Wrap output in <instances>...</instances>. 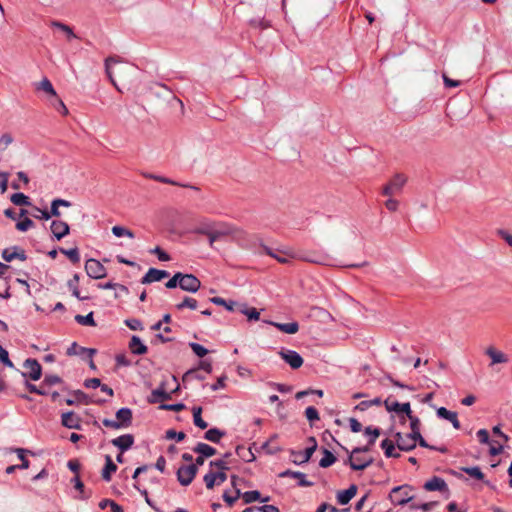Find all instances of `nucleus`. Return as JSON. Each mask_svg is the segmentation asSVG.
Wrapping results in <instances>:
<instances>
[{
  "instance_id": "obj_55",
  "label": "nucleus",
  "mask_w": 512,
  "mask_h": 512,
  "mask_svg": "<svg viewBox=\"0 0 512 512\" xmlns=\"http://www.w3.org/2000/svg\"><path fill=\"white\" fill-rule=\"evenodd\" d=\"M239 497H241V490L239 488H236L234 496L230 495L228 491H224L222 495L223 500L226 502L228 506H232L238 500Z\"/></svg>"
},
{
  "instance_id": "obj_5",
  "label": "nucleus",
  "mask_w": 512,
  "mask_h": 512,
  "mask_svg": "<svg viewBox=\"0 0 512 512\" xmlns=\"http://www.w3.org/2000/svg\"><path fill=\"white\" fill-rule=\"evenodd\" d=\"M24 367L30 369L29 372H21L24 378H29L32 381H37L42 376V367L40 363L34 358H28L24 362Z\"/></svg>"
},
{
  "instance_id": "obj_37",
  "label": "nucleus",
  "mask_w": 512,
  "mask_h": 512,
  "mask_svg": "<svg viewBox=\"0 0 512 512\" xmlns=\"http://www.w3.org/2000/svg\"><path fill=\"white\" fill-rule=\"evenodd\" d=\"M322 452L323 457L319 461V466L321 468H328L337 461V457L327 448H323Z\"/></svg>"
},
{
  "instance_id": "obj_30",
  "label": "nucleus",
  "mask_w": 512,
  "mask_h": 512,
  "mask_svg": "<svg viewBox=\"0 0 512 512\" xmlns=\"http://www.w3.org/2000/svg\"><path fill=\"white\" fill-rule=\"evenodd\" d=\"M237 312L245 315L249 321H257L260 318V312L255 307H250L247 303L240 302Z\"/></svg>"
},
{
  "instance_id": "obj_64",
  "label": "nucleus",
  "mask_w": 512,
  "mask_h": 512,
  "mask_svg": "<svg viewBox=\"0 0 512 512\" xmlns=\"http://www.w3.org/2000/svg\"><path fill=\"white\" fill-rule=\"evenodd\" d=\"M115 362L117 366L120 367H129L131 366V361L127 358L126 354L119 353L115 356Z\"/></svg>"
},
{
  "instance_id": "obj_25",
  "label": "nucleus",
  "mask_w": 512,
  "mask_h": 512,
  "mask_svg": "<svg viewBox=\"0 0 512 512\" xmlns=\"http://www.w3.org/2000/svg\"><path fill=\"white\" fill-rule=\"evenodd\" d=\"M241 497L245 504H250L255 501H260L262 503H267L270 501V496L262 497L260 491L258 490H250L244 493L241 492Z\"/></svg>"
},
{
  "instance_id": "obj_16",
  "label": "nucleus",
  "mask_w": 512,
  "mask_h": 512,
  "mask_svg": "<svg viewBox=\"0 0 512 512\" xmlns=\"http://www.w3.org/2000/svg\"><path fill=\"white\" fill-rule=\"evenodd\" d=\"M280 478L297 477L299 487H311L314 485L312 481L306 479V475L300 471H293L290 469L284 470L278 475Z\"/></svg>"
},
{
  "instance_id": "obj_4",
  "label": "nucleus",
  "mask_w": 512,
  "mask_h": 512,
  "mask_svg": "<svg viewBox=\"0 0 512 512\" xmlns=\"http://www.w3.org/2000/svg\"><path fill=\"white\" fill-rule=\"evenodd\" d=\"M279 355L292 369H298L303 365V357L295 350L282 349Z\"/></svg>"
},
{
  "instance_id": "obj_35",
  "label": "nucleus",
  "mask_w": 512,
  "mask_h": 512,
  "mask_svg": "<svg viewBox=\"0 0 512 512\" xmlns=\"http://www.w3.org/2000/svg\"><path fill=\"white\" fill-rule=\"evenodd\" d=\"M193 451L205 458L212 457L217 452L214 447L203 442L197 443L196 446L193 448Z\"/></svg>"
},
{
  "instance_id": "obj_33",
  "label": "nucleus",
  "mask_w": 512,
  "mask_h": 512,
  "mask_svg": "<svg viewBox=\"0 0 512 512\" xmlns=\"http://www.w3.org/2000/svg\"><path fill=\"white\" fill-rule=\"evenodd\" d=\"M61 212L59 210L58 205L55 203L54 200L51 201L50 209L47 210V212L42 213V215L32 214V217L35 219H41V220H49L52 217H60Z\"/></svg>"
},
{
  "instance_id": "obj_41",
  "label": "nucleus",
  "mask_w": 512,
  "mask_h": 512,
  "mask_svg": "<svg viewBox=\"0 0 512 512\" xmlns=\"http://www.w3.org/2000/svg\"><path fill=\"white\" fill-rule=\"evenodd\" d=\"M75 321L78 324L83 325V326H90V327L96 326V322L94 320V313L92 311L89 312L87 315H80V314L76 315Z\"/></svg>"
},
{
  "instance_id": "obj_6",
  "label": "nucleus",
  "mask_w": 512,
  "mask_h": 512,
  "mask_svg": "<svg viewBox=\"0 0 512 512\" xmlns=\"http://www.w3.org/2000/svg\"><path fill=\"white\" fill-rule=\"evenodd\" d=\"M201 288V281L193 274L183 273L181 290L196 293Z\"/></svg>"
},
{
  "instance_id": "obj_31",
  "label": "nucleus",
  "mask_w": 512,
  "mask_h": 512,
  "mask_svg": "<svg viewBox=\"0 0 512 512\" xmlns=\"http://www.w3.org/2000/svg\"><path fill=\"white\" fill-rule=\"evenodd\" d=\"M373 463V458H369L365 461H360L359 458H356L355 460L351 455H349L348 459L345 460L344 464L349 465L350 468L354 471H362L369 467Z\"/></svg>"
},
{
  "instance_id": "obj_1",
  "label": "nucleus",
  "mask_w": 512,
  "mask_h": 512,
  "mask_svg": "<svg viewBox=\"0 0 512 512\" xmlns=\"http://www.w3.org/2000/svg\"><path fill=\"white\" fill-rule=\"evenodd\" d=\"M412 491L413 487L409 484L399 485L391 489L388 499L393 505L404 506L414 499Z\"/></svg>"
},
{
  "instance_id": "obj_42",
  "label": "nucleus",
  "mask_w": 512,
  "mask_h": 512,
  "mask_svg": "<svg viewBox=\"0 0 512 512\" xmlns=\"http://www.w3.org/2000/svg\"><path fill=\"white\" fill-rule=\"evenodd\" d=\"M461 470L479 481H484L485 475L478 466L462 467Z\"/></svg>"
},
{
  "instance_id": "obj_38",
  "label": "nucleus",
  "mask_w": 512,
  "mask_h": 512,
  "mask_svg": "<svg viewBox=\"0 0 512 512\" xmlns=\"http://www.w3.org/2000/svg\"><path fill=\"white\" fill-rule=\"evenodd\" d=\"M408 418L410 420V428H411V432L408 433V437L412 438V440H414L417 443V437L421 435L420 429H419L420 419L418 417L414 416L413 414H411Z\"/></svg>"
},
{
  "instance_id": "obj_13",
  "label": "nucleus",
  "mask_w": 512,
  "mask_h": 512,
  "mask_svg": "<svg viewBox=\"0 0 512 512\" xmlns=\"http://www.w3.org/2000/svg\"><path fill=\"white\" fill-rule=\"evenodd\" d=\"M111 444L117 447L121 453L128 451L134 444V436L132 434H123L111 440Z\"/></svg>"
},
{
  "instance_id": "obj_40",
  "label": "nucleus",
  "mask_w": 512,
  "mask_h": 512,
  "mask_svg": "<svg viewBox=\"0 0 512 512\" xmlns=\"http://www.w3.org/2000/svg\"><path fill=\"white\" fill-rule=\"evenodd\" d=\"M381 434V429L379 427L375 426H367L364 429V435L368 437V443L369 445H374L377 438Z\"/></svg>"
},
{
  "instance_id": "obj_59",
  "label": "nucleus",
  "mask_w": 512,
  "mask_h": 512,
  "mask_svg": "<svg viewBox=\"0 0 512 512\" xmlns=\"http://www.w3.org/2000/svg\"><path fill=\"white\" fill-rule=\"evenodd\" d=\"M0 362L4 366H6L8 368H14L15 367L13 362L9 358L8 351L3 346H1V345H0Z\"/></svg>"
},
{
  "instance_id": "obj_32",
  "label": "nucleus",
  "mask_w": 512,
  "mask_h": 512,
  "mask_svg": "<svg viewBox=\"0 0 512 512\" xmlns=\"http://www.w3.org/2000/svg\"><path fill=\"white\" fill-rule=\"evenodd\" d=\"M117 471V465L113 462L109 455L105 456V465L102 469V478L104 481L109 482L111 480L112 473Z\"/></svg>"
},
{
  "instance_id": "obj_50",
  "label": "nucleus",
  "mask_w": 512,
  "mask_h": 512,
  "mask_svg": "<svg viewBox=\"0 0 512 512\" xmlns=\"http://www.w3.org/2000/svg\"><path fill=\"white\" fill-rule=\"evenodd\" d=\"M60 383H63V380L60 376L54 374H45L42 381V386L50 387Z\"/></svg>"
},
{
  "instance_id": "obj_62",
  "label": "nucleus",
  "mask_w": 512,
  "mask_h": 512,
  "mask_svg": "<svg viewBox=\"0 0 512 512\" xmlns=\"http://www.w3.org/2000/svg\"><path fill=\"white\" fill-rule=\"evenodd\" d=\"M437 504H438V502H436V501H434V502H426V503H422V504L413 503V504L410 505V509L411 510L421 509V510L427 512V511H430Z\"/></svg>"
},
{
  "instance_id": "obj_47",
  "label": "nucleus",
  "mask_w": 512,
  "mask_h": 512,
  "mask_svg": "<svg viewBox=\"0 0 512 512\" xmlns=\"http://www.w3.org/2000/svg\"><path fill=\"white\" fill-rule=\"evenodd\" d=\"M182 272H176L166 283L165 287L167 289H175L177 287L181 288L182 282Z\"/></svg>"
},
{
  "instance_id": "obj_17",
  "label": "nucleus",
  "mask_w": 512,
  "mask_h": 512,
  "mask_svg": "<svg viewBox=\"0 0 512 512\" xmlns=\"http://www.w3.org/2000/svg\"><path fill=\"white\" fill-rule=\"evenodd\" d=\"M116 420L120 423L122 429L128 428L132 424L133 412L128 407H122L115 413Z\"/></svg>"
},
{
  "instance_id": "obj_46",
  "label": "nucleus",
  "mask_w": 512,
  "mask_h": 512,
  "mask_svg": "<svg viewBox=\"0 0 512 512\" xmlns=\"http://www.w3.org/2000/svg\"><path fill=\"white\" fill-rule=\"evenodd\" d=\"M382 403V400L381 398L379 397H376L372 400H364V401H361L360 403H358L356 406H355V409L356 410H359V411H365L367 410L369 407L371 406H379L381 405Z\"/></svg>"
},
{
  "instance_id": "obj_27",
  "label": "nucleus",
  "mask_w": 512,
  "mask_h": 512,
  "mask_svg": "<svg viewBox=\"0 0 512 512\" xmlns=\"http://www.w3.org/2000/svg\"><path fill=\"white\" fill-rule=\"evenodd\" d=\"M209 301L215 305L223 306L229 312H237L240 305L238 301L226 300L218 296L210 298Z\"/></svg>"
},
{
  "instance_id": "obj_18",
  "label": "nucleus",
  "mask_w": 512,
  "mask_h": 512,
  "mask_svg": "<svg viewBox=\"0 0 512 512\" xmlns=\"http://www.w3.org/2000/svg\"><path fill=\"white\" fill-rule=\"evenodd\" d=\"M436 414L438 418L449 421L455 429L461 428L456 412L450 411L445 407H439L436 410Z\"/></svg>"
},
{
  "instance_id": "obj_26",
  "label": "nucleus",
  "mask_w": 512,
  "mask_h": 512,
  "mask_svg": "<svg viewBox=\"0 0 512 512\" xmlns=\"http://www.w3.org/2000/svg\"><path fill=\"white\" fill-rule=\"evenodd\" d=\"M144 176L146 178L153 179V180L161 182V183L175 185V186H181V187H184V188H190V189L195 190V191L199 190V188L197 186H194V185H191V184H182V183L176 182L173 179H170V178H167V177H164V176H160V175H156V174H151V173H146V174H144Z\"/></svg>"
},
{
  "instance_id": "obj_3",
  "label": "nucleus",
  "mask_w": 512,
  "mask_h": 512,
  "mask_svg": "<svg viewBox=\"0 0 512 512\" xmlns=\"http://www.w3.org/2000/svg\"><path fill=\"white\" fill-rule=\"evenodd\" d=\"M85 271L90 278L96 280L102 279L107 275V270L104 265L94 258H90L86 261Z\"/></svg>"
},
{
  "instance_id": "obj_19",
  "label": "nucleus",
  "mask_w": 512,
  "mask_h": 512,
  "mask_svg": "<svg viewBox=\"0 0 512 512\" xmlns=\"http://www.w3.org/2000/svg\"><path fill=\"white\" fill-rule=\"evenodd\" d=\"M169 399H171V394L165 390V382H162L158 388L152 390L148 397V402L155 404Z\"/></svg>"
},
{
  "instance_id": "obj_21",
  "label": "nucleus",
  "mask_w": 512,
  "mask_h": 512,
  "mask_svg": "<svg viewBox=\"0 0 512 512\" xmlns=\"http://www.w3.org/2000/svg\"><path fill=\"white\" fill-rule=\"evenodd\" d=\"M357 490V485L351 484L347 489L339 491L336 496L338 503L340 505H347L357 494Z\"/></svg>"
},
{
  "instance_id": "obj_36",
  "label": "nucleus",
  "mask_w": 512,
  "mask_h": 512,
  "mask_svg": "<svg viewBox=\"0 0 512 512\" xmlns=\"http://www.w3.org/2000/svg\"><path fill=\"white\" fill-rule=\"evenodd\" d=\"M380 447L384 451V455L386 458H399L400 454L395 452V444L393 441L388 438L384 439L380 443Z\"/></svg>"
},
{
  "instance_id": "obj_11",
  "label": "nucleus",
  "mask_w": 512,
  "mask_h": 512,
  "mask_svg": "<svg viewBox=\"0 0 512 512\" xmlns=\"http://www.w3.org/2000/svg\"><path fill=\"white\" fill-rule=\"evenodd\" d=\"M50 229L54 238L58 241L70 233V226L61 220H53Z\"/></svg>"
},
{
  "instance_id": "obj_23",
  "label": "nucleus",
  "mask_w": 512,
  "mask_h": 512,
  "mask_svg": "<svg viewBox=\"0 0 512 512\" xmlns=\"http://www.w3.org/2000/svg\"><path fill=\"white\" fill-rule=\"evenodd\" d=\"M129 349L131 350V353L134 355H144L148 351L147 345L137 335H133L131 337L129 342Z\"/></svg>"
},
{
  "instance_id": "obj_20",
  "label": "nucleus",
  "mask_w": 512,
  "mask_h": 512,
  "mask_svg": "<svg viewBox=\"0 0 512 512\" xmlns=\"http://www.w3.org/2000/svg\"><path fill=\"white\" fill-rule=\"evenodd\" d=\"M61 423L68 429H81L80 418L73 411H67L61 415Z\"/></svg>"
},
{
  "instance_id": "obj_8",
  "label": "nucleus",
  "mask_w": 512,
  "mask_h": 512,
  "mask_svg": "<svg viewBox=\"0 0 512 512\" xmlns=\"http://www.w3.org/2000/svg\"><path fill=\"white\" fill-rule=\"evenodd\" d=\"M385 408L388 412H395L397 414H404L409 417L412 414L411 405L409 402L399 403L398 401L390 402L389 399L384 401Z\"/></svg>"
},
{
  "instance_id": "obj_51",
  "label": "nucleus",
  "mask_w": 512,
  "mask_h": 512,
  "mask_svg": "<svg viewBox=\"0 0 512 512\" xmlns=\"http://www.w3.org/2000/svg\"><path fill=\"white\" fill-rule=\"evenodd\" d=\"M124 323L129 329L134 331H141L144 329L142 321L137 318H128Z\"/></svg>"
},
{
  "instance_id": "obj_60",
  "label": "nucleus",
  "mask_w": 512,
  "mask_h": 512,
  "mask_svg": "<svg viewBox=\"0 0 512 512\" xmlns=\"http://www.w3.org/2000/svg\"><path fill=\"white\" fill-rule=\"evenodd\" d=\"M406 182V178L402 174H396L394 178L389 182L395 191L400 190Z\"/></svg>"
},
{
  "instance_id": "obj_29",
  "label": "nucleus",
  "mask_w": 512,
  "mask_h": 512,
  "mask_svg": "<svg viewBox=\"0 0 512 512\" xmlns=\"http://www.w3.org/2000/svg\"><path fill=\"white\" fill-rule=\"evenodd\" d=\"M256 444L253 443L249 448L244 447L243 445H238L235 449L237 456L242 459L244 462L251 463L256 460V456L252 451V447Z\"/></svg>"
},
{
  "instance_id": "obj_48",
  "label": "nucleus",
  "mask_w": 512,
  "mask_h": 512,
  "mask_svg": "<svg viewBox=\"0 0 512 512\" xmlns=\"http://www.w3.org/2000/svg\"><path fill=\"white\" fill-rule=\"evenodd\" d=\"M37 89L45 91L47 94L51 95L52 98L57 95L52 83L47 78L39 82Z\"/></svg>"
},
{
  "instance_id": "obj_49",
  "label": "nucleus",
  "mask_w": 512,
  "mask_h": 512,
  "mask_svg": "<svg viewBox=\"0 0 512 512\" xmlns=\"http://www.w3.org/2000/svg\"><path fill=\"white\" fill-rule=\"evenodd\" d=\"M189 347L192 349L193 353L199 358H203L209 353V350L207 348H205L203 345L197 342H190Z\"/></svg>"
},
{
  "instance_id": "obj_24",
  "label": "nucleus",
  "mask_w": 512,
  "mask_h": 512,
  "mask_svg": "<svg viewBox=\"0 0 512 512\" xmlns=\"http://www.w3.org/2000/svg\"><path fill=\"white\" fill-rule=\"evenodd\" d=\"M71 394L73 397L65 399V403L69 406L75 405L77 403L84 405H89L92 403V400L82 390H74L71 392Z\"/></svg>"
},
{
  "instance_id": "obj_9",
  "label": "nucleus",
  "mask_w": 512,
  "mask_h": 512,
  "mask_svg": "<svg viewBox=\"0 0 512 512\" xmlns=\"http://www.w3.org/2000/svg\"><path fill=\"white\" fill-rule=\"evenodd\" d=\"M169 276V272L166 270H161L157 268H149L146 274L141 278L142 284H150L152 282H158L167 278Z\"/></svg>"
},
{
  "instance_id": "obj_44",
  "label": "nucleus",
  "mask_w": 512,
  "mask_h": 512,
  "mask_svg": "<svg viewBox=\"0 0 512 512\" xmlns=\"http://www.w3.org/2000/svg\"><path fill=\"white\" fill-rule=\"evenodd\" d=\"M50 104L51 106L57 111L59 112L60 114L62 115H67L68 114V109L66 107V105L64 104V102L58 97V95L54 96L51 100H50Z\"/></svg>"
},
{
  "instance_id": "obj_12",
  "label": "nucleus",
  "mask_w": 512,
  "mask_h": 512,
  "mask_svg": "<svg viewBox=\"0 0 512 512\" xmlns=\"http://www.w3.org/2000/svg\"><path fill=\"white\" fill-rule=\"evenodd\" d=\"M1 256L6 262H11L14 259H19L21 261H25L27 259L25 251L19 246L4 249Z\"/></svg>"
},
{
  "instance_id": "obj_61",
  "label": "nucleus",
  "mask_w": 512,
  "mask_h": 512,
  "mask_svg": "<svg viewBox=\"0 0 512 512\" xmlns=\"http://www.w3.org/2000/svg\"><path fill=\"white\" fill-rule=\"evenodd\" d=\"M151 254H155L157 255L158 259L160 261H169L171 258H170V255L165 252L162 248H160L159 246H156L155 248L151 249L149 251Z\"/></svg>"
},
{
  "instance_id": "obj_15",
  "label": "nucleus",
  "mask_w": 512,
  "mask_h": 512,
  "mask_svg": "<svg viewBox=\"0 0 512 512\" xmlns=\"http://www.w3.org/2000/svg\"><path fill=\"white\" fill-rule=\"evenodd\" d=\"M423 488L426 491H431V492L432 491L444 492V491L448 490V485L443 478L438 477V476H433L432 478H430L429 480H427L424 483Z\"/></svg>"
},
{
  "instance_id": "obj_10",
  "label": "nucleus",
  "mask_w": 512,
  "mask_h": 512,
  "mask_svg": "<svg viewBox=\"0 0 512 512\" xmlns=\"http://www.w3.org/2000/svg\"><path fill=\"white\" fill-rule=\"evenodd\" d=\"M394 438L396 446L401 451L409 452L416 448L417 443L412 438H409L408 434L404 436L401 432H396Z\"/></svg>"
},
{
  "instance_id": "obj_34",
  "label": "nucleus",
  "mask_w": 512,
  "mask_h": 512,
  "mask_svg": "<svg viewBox=\"0 0 512 512\" xmlns=\"http://www.w3.org/2000/svg\"><path fill=\"white\" fill-rule=\"evenodd\" d=\"M226 435V431L213 427L207 430L204 434V439L212 443H220L221 438Z\"/></svg>"
},
{
  "instance_id": "obj_58",
  "label": "nucleus",
  "mask_w": 512,
  "mask_h": 512,
  "mask_svg": "<svg viewBox=\"0 0 512 512\" xmlns=\"http://www.w3.org/2000/svg\"><path fill=\"white\" fill-rule=\"evenodd\" d=\"M185 437L186 434L183 431H176L174 429L167 430L165 434L166 439H175L177 442L183 441Z\"/></svg>"
},
{
  "instance_id": "obj_2",
  "label": "nucleus",
  "mask_w": 512,
  "mask_h": 512,
  "mask_svg": "<svg viewBox=\"0 0 512 512\" xmlns=\"http://www.w3.org/2000/svg\"><path fill=\"white\" fill-rule=\"evenodd\" d=\"M198 473L196 465H182L176 472L177 480L182 486H188L192 483Z\"/></svg>"
},
{
  "instance_id": "obj_53",
  "label": "nucleus",
  "mask_w": 512,
  "mask_h": 512,
  "mask_svg": "<svg viewBox=\"0 0 512 512\" xmlns=\"http://www.w3.org/2000/svg\"><path fill=\"white\" fill-rule=\"evenodd\" d=\"M211 468H217L218 471H228L230 469L229 462L225 459H216L209 462Z\"/></svg>"
},
{
  "instance_id": "obj_14",
  "label": "nucleus",
  "mask_w": 512,
  "mask_h": 512,
  "mask_svg": "<svg viewBox=\"0 0 512 512\" xmlns=\"http://www.w3.org/2000/svg\"><path fill=\"white\" fill-rule=\"evenodd\" d=\"M307 441L309 442V445L307 448H305L304 450V458L303 459H300V460H297V459H291V462L295 465H303L305 463H307L312 455L314 454V452L317 450V447H318V443H317V440L314 436H310L307 438Z\"/></svg>"
},
{
  "instance_id": "obj_45",
  "label": "nucleus",
  "mask_w": 512,
  "mask_h": 512,
  "mask_svg": "<svg viewBox=\"0 0 512 512\" xmlns=\"http://www.w3.org/2000/svg\"><path fill=\"white\" fill-rule=\"evenodd\" d=\"M59 252L66 255L72 263H78L80 261V253L77 247L70 249L59 248Z\"/></svg>"
},
{
  "instance_id": "obj_22",
  "label": "nucleus",
  "mask_w": 512,
  "mask_h": 512,
  "mask_svg": "<svg viewBox=\"0 0 512 512\" xmlns=\"http://www.w3.org/2000/svg\"><path fill=\"white\" fill-rule=\"evenodd\" d=\"M265 323L276 327L278 330L285 334L293 335L299 331V323L297 321H292L289 323H279L274 321H265Z\"/></svg>"
},
{
  "instance_id": "obj_56",
  "label": "nucleus",
  "mask_w": 512,
  "mask_h": 512,
  "mask_svg": "<svg viewBox=\"0 0 512 512\" xmlns=\"http://www.w3.org/2000/svg\"><path fill=\"white\" fill-rule=\"evenodd\" d=\"M185 408H186V405L182 402L174 403V404L161 403L159 405V409H161V410L175 411V412L182 411Z\"/></svg>"
},
{
  "instance_id": "obj_28",
  "label": "nucleus",
  "mask_w": 512,
  "mask_h": 512,
  "mask_svg": "<svg viewBox=\"0 0 512 512\" xmlns=\"http://www.w3.org/2000/svg\"><path fill=\"white\" fill-rule=\"evenodd\" d=\"M485 354L491 358V364H500V363H507L509 361L506 354L503 352L496 350L494 347L490 346L486 349Z\"/></svg>"
},
{
  "instance_id": "obj_39",
  "label": "nucleus",
  "mask_w": 512,
  "mask_h": 512,
  "mask_svg": "<svg viewBox=\"0 0 512 512\" xmlns=\"http://www.w3.org/2000/svg\"><path fill=\"white\" fill-rule=\"evenodd\" d=\"M10 201L16 206H30V198L22 192H16L11 195Z\"/></svg>"
},
{
  "instance_id": "obj_63",
  "label": "nucleus",
  "mask_w": 512,
  "mask_h": 512,
  "mask_svg": "<svg viewBox=\"0 0 512 512\" xmlns=\"http://www.w3.org/2000/svg\"><path fill=\"white\" fill-rule=\"evenodd\" d=\"M476 436L480 443L482 444H491L495 441H491L489 437V432L486 429H480L477 431Z\"/></svg>"
},
{
  "instance_id": "obj_7",
  "label": "nucleus",
  "mask_w": 512,
  "mask_h": 512,
  "mask_svg": "<svg viewBox=\"0 0 512 512\" xmlns=\"http://www.w3.org/2000/svg\"><path fill=\"white\" fill-rule=\"evenodd\" d=\"M292 258H298L304 260L306 262L320 264V265H330L331 259L326 254H312V255H297L296 253L285 252Z\"/></svg>"
},
{
  "instance_id": "obj_43",
  "label": "nucleus",
  "mask_w": 512,
  "mask_h": 512,
  "mask_svg": "<svg viewBox=\"0 0 512 512\" xmlns=\"http://www.w3.org/2000/svg\"><path fill=\"white\" fill-rule=\"evenodd\" d=\"M111 231H112V234L117 238L124 237V236L129 237V238L135 237L133 231H131L130 229H127L123 226H119V225L113 226Z\"/></svg>"
},
{
  "instance_id": "obj_52",
  "label": "nucleus",
  "mask_w": 512,
  "mask_h": 512,
  "mask_svg": "<svg viewBox=\"0 0 512 512\" xmlns=\"http://www.w3.org/2000/svg\"><path fill=\"white\" fill-rule=\"evenodd\" d=\"M33 226H34V222L28 217H24L21 221H18L15 225L16 229L20 232H26Z\"/></svg>"
},
{
  "instance_id": "obj_54",
  "label": "nucleus",
  "mask_w": 512,
  "mask_h": 512,
  "mask_svg": "<svg viewBox=\"0 0 512 512\" xmlns=\"http://www.w3.org/2000/svg\"><path fill=\"white\" fill-rule=\"evenodd\" d=\"M305 417L311 424L320 419L319 412L314 406H308L305 409Z\"/></svg>"
},
{
  "instance_id": "obj_57",
  "label": "nucleus",
  "mask_w": 512,
  "mask_h": 512,
  "mask_svg": "<svg viewBox=\"0 0 512 512\" xmlns=\"http://www.w3.org/2000/svg\"><path fill=\"white\" fill-rule=\"evenodd\" d=\"M203 481L207 489L212 490L217 484L216 477L214 475V471H209L203 477Z\"/></svg>"
}]
</instances>
